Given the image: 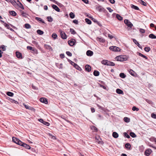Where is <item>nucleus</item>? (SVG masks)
Here are the masks:
<instances>
[{
	"label": "nucleus",
	"mask_w": 156,
	"mask_h": 156,
	"mask_svg": "<svg viewBox=\"0 0 156 156\" xmlns=\"http://www.w3.org/2000/svg\"><path fill=\"white\" fill-rule=\"evenodd\" d=\"M76 40L73 38H72L70 40L68 41V44L71 46H72L74 45L76 43Z\"/></svg>",
	"instance_id": "20e7f679"
},
{
	"label": "nucleus",
	"mask_w": 156,
	"mask_h": 156,
	"mask_svg": "<svg viewBox=\"0 0 156 156\" xmlns=\"http://www.w3.org/2000/svg\"><path fill=\"white\" fill-rule=\"evenodd\" d=\"M152 151V150L151 149H148L145 151L144 154L146 156H148L150 154Z\"/></svg>",
	"instance_id": "9d476101"
},
{
	"label": "nucleus",
	"mask_w": 156,
	"mask_h": 156,
	"mask_svg": "<svg viewBox=\"0 0 156 156\" xmlns=\"http://www.w3.org/2000/svg\"><path fill=\"white\" fill-rule=\"evenodd\" d=\"M71 65L73 66L77 69L79 71L82 70V69L76 64L75 63L73 62H71Z\"/></svg>",
	"instance_id": "0eeeda50"
},
{
	"label": "nucleus",
	"mask_w": 156,
	"mask_h": 156,
	"mask_svg": "<svg viewBox=\"0 0 156 156\" xmlns=\"http://www.w3.org/2000/svg\"><path fill=\"white\" fill-rule=\"evenodd\" d=\"M56 66L59 69H62V64L60 63L59 64L58 63H56L55 64Z\"/></svg>",
	"instance_id": "393cba45"
},
{
	"label": "nucleus",
	"mask_w": 156,
	"mask_h": 156,
	"mask_svg": "<svg viewBox=\"0 0 156 156\" xmlns=\"http://www.w3.org/2000/svg\"><path fill=\"white\" fill-rule=\"evenodd\" d=\"M52 8L58 12H60V9L56 5H53L52 6Z\"/></svg>",
	"instance_id": "f3484780"
},
{
	"label": "nucleus",
	"mask_w": 156,
	"mask_h": 156,
	"mask_svg": "<svg viewBox=\"0 0 156 156\" xmlns=\"http://www.w3.org/2000/svg\"><path fill=\"white\" fill-rule=\"evenodd\" d=\"M151 116L154 119H156V114L153 113H152L151 115Z\"/></svg>",
	"instance_id": "bf43d9fd"
},
{
	"label": "nucleus",
	"mask_w": 156,
	"mask_h": 156,
	"mask_svg": "<svg viewBox=\"0 0 156 156\" xmlns=\"http://www.w3.org/2000/svg\"><path fill=\"white\" fill-rule=\"evenodd\" d=\"M17 2H19V4H17V5L19 6V7L21 8L22 9H24V8L22 4V3L20 2L18 0H17Z\"/></svg>",
	"instance_id": "7c9ffc66"
},
{
	"label": "nucleus",
	"mask_w": 156,
	"mask_h": 156,
	"mask_svg": "<svg viewBox=\"0 0 156 156\" xmlns=\"http://www.w3.org/2000/svg\"><path fill=\"white\" fill-rule=\"evenodd\" d=\"M23 105H24V106L27 109H31V110H32V109H33L34 110V109L33 108H32V109H30V107L28 105H26L25 104H23Z\"/></svg>",
	"instance_id": "09e8293b"
},
{
	"label": "nucleus",
	"mask_w": 156,
	"mask_h": 156,
	"mask_svg": "<svg viewBox=\"0 0 156 156\" xmlns=\"http://www.w3.org/2000/svg\"><path fill=\"white\" fill-rule=\"evenodd\" d=\"M40 101L41 102L44 103L45 104H47L48 103L47 99L45 98H40Z\"/></svg>",
	"instance_id": "ddd939ff"
},
{
	"label": "nucleus",
	"mask_w": 156,
	"mask_h": 156,
	"mask_svg": "<svg viewBox=\"0 0 156 156\" xmlns=\"http://www.w3.org/2000/svg\"><path fill=\"white\" fill-rule=\"evenodd\" d=\"M85 70L88 72H90L91 70V67L89 65H86L85 66Z\"/></svg>",
	"instance_id": "9b49d317"
},
{
	"label": "nucleus",
	"mask_w": 156,
	"mask_h": 156,
	"mask_svg": "<svg viewBox=\"0 0 156 156\" xmlns=\"http://www.w3.org/2000/svg\"><path fill=\"white\" fill-rule=\"evenodd\" d=\"M85 21L88 24H91V21L88 18H86Z\"/></svg>",
	"instance_id": "58836bf2"
},
{
	"label": "nucleus",
	"mask_w": 156,
	"mask_h": 156,
	"mask_svg": "<svg viewBox=\"0 0 156 156\" xmlns=\"http://www.w3.org/2000/svg\"><path fill=\"white\" fill-rule=\"evenodd\" d=\"M32 88L34 90H38V88L36 86H34L33 84H32Z\"/></svg>",
	"instance_id": "680f3d73"
},
{
	"label": "nucleus",
	"mask_w": 156,
	"mask_h": 156,
	"mask_svg": "<svg viewBox=\"0 0 156 156\" xmlns=\"http://www.w3.org/2000/svg\"><path fill=\"white\" fill-rule=\"evenodd\" d=\"M124 121L126 122H129L130 121V119L128 117H125L124 118Z\"/></svg>",
	"instance_id": "4c0bfd02"
},
{
	"label": "nucleus",
	"mask_w": 156,
	"mask_h": 156,
	"mask_svg": "<svg viewBox=\"0 0 156 156\" xmlns=\"http://www.w3.org/2000/svg\"><path fill=\"white\" fill-rule=\"evenodd\" d=\"M6 94L8 96L10 97H13L14 95V94L13 93L10 91L7 92L6 93Z\"/></svg>",
	"instance_id": "f704fd0d"
},
{
	"label": "nucleus",
	"mask_w": 156,
	"mask_h": 156,
	"mask_svg": "<svg viewBox=\"0 0 156 156\" xmlns=\"http://www.w3.org/2000/svg\"><path fill=\"white\" fill-rule=\"evenodd\" d=\"M131 8L135 10H140V9L139 8H138V7H137L135 5L133 4H131Z\"/></svg>",
	"instance_id": "5701e85b"
},
{
	"label": "nucleus",
	"mask_w": 156,
	"mask_h": 156,
	"mask_svg": "<svg viewBox=\"0 0 156 156\" xmlns=\"http://www.w3.org/2000/svg\"><path fill=\"white\" fill-rule=\"evenodd\" d=\"M82 1H83L84 3L88 4L89 3V1L88 0H81Z\"/></svg>",
	"instance_id": "774afa93"
},
{
	"label": "nucleus",
	"mask_w": 156,
	"mask_h": 156,
	"mask_svg": "<svg viewBox=\"0 0 156 156\" xmlns=\"http://www.w3.org/2000/svg\"><path fill=\"white\" fill-rule=\"evenodd\" d=\"M129 73L132 76H135V74L136 73L135 72L133 71V70L131 69H130L129 71Z\"/></svg>",
	"instance_id": "cd10ccee"
},
{
	"label": "nucleus",
	"mask_w": 156,
	"mask_h": 156,
	"mask_svg": "<svg viewBox=\"0 0 156 156\" xmlns=\"http://www.w3.org/2000/svg\"><path fill=\"white\" fill-rule=\"evenodd\" d=\"M125 147L128 149H130L131 146L130 144L129 143H127L125 145Z\"/></svg>",
	"instance_id": "c756f323"
},
{
	"label": "nucleus",
	"mask_w": 156,
	"mask_h": 156,
	"mask_svg": "<svg viewBox=\"0 0 156 156\" xmlns=\"http://www.w3.org/2000/svg\"><path fill=\"white\" fill-rule=\"evenodd\" d=\"M119 76L121 78H125L126 77V76L124 73H120V74H119Z\"/></svg>",
	"instance_id": "e433bc0d"
},
{
	"label": "nucleus",
	"mask_w": 156,
	"mask_h": 156,
	"mask_svg": "<svg viewBox=\"0 0 156 156\" xmlns=\"http://www.w3.org/2000/svg\"><path fill=\"white\" fill-rule=\"evenodd\" d=\"M12 141L13 142L15 143L16 144H18V145H20L21 143L20 142H22L19 139L17 138L16 137H13L12 138Z\"/></svg>",
	"instance_id": "7ed1b4c3"
},
{
	"label": "nucleus",
	"mask_w": 156,
	"mask_h": 156,
	"mask_svg": "<svg viewBox=\"0 0 156 156\" xmlns=\"http://www.w3.org/2000/svg\"><path fill=\"white\" fill-rule=\"evenodd\" d=\"M144 100L148 103L151 105L153 104V102L151 101L146 98L144 99Z\"/></svg>",
	"instance_id": "37998d69"
},
{
	"label": "nucleus",
	"mask_w": 156,
	"mask_h": 156,
	"mask_svg": "<svg viewBox=\"0 0 156 156\" xmlns=\"http://www.w3.org/2000/svg\"><path fill=\"white\" fill-rule=\"evenodd\" d=\"M44 125H45L47 126H49L50 125V123L44 121L43 123Z\"/></svg>",
	"instance_id": "864d4df0"
},
{
	"label": "nucleus",
	"mask_w": 156,
	"mask_h": 156,
	"mask_svg": "<svg viewBox=\"0 0 156 156\" xmlns=\"http://www.w3.org/2000/svg\"><path fill=\"white\" fill-rule=\"evenodd\" d=\"M150 48L149 47H146L144 48V50L147 52H149L150 50Z\"/></svg>",
	"instance_id": "de8ad7c7"
},
{
	"label": "nucleus",
	"mask_w": 156,
	"mask_h": 156,
	"mask_svg": "<svg viewBox=\"0 0 156 156\" xmlns=\"http://www.w3.org/2000/svg\"><path fill=\"white\" fill-rule=\"evenodd\" d=\"M96 9L98 10L99 11L101 12H104L105 13L106 12H107V11L106 9H104V8L101 7V6H99L96 8Z\"/></svg>",
	"instance_id": "1a4fd4ad"
},
{
	"label": "nucleus",
	"mask_w": 156,
	"mask_h": 156,
	"mask_svg": "<svg viewBox=\"0 0 156 156\" xmlns=\"http://www.w3.org/2000/svg\"><path fill=\"white\" fill-rule=\"evenodd\" d=\"M129 135L132 137L133 138L136 137V136L135 134L133 132H130Z\"/></svg>",
	"instance_id": "ea45409f"
},
{
	"label": "nucleus",
	"mask_w": 156,
	"mask_h": 156,
	"mask_svg": "<svg viewBox=\"0 0 156 156\" xmlns=\"http://www.w3.org/2000/svg\"><path fill=\"white\" fill-rule=\"evenodd\" d=\"M116 93L118 94L123 95L124 93L123 91L119 89H117L116 90Z\"/></svg>",
	"instance_id": "6ab92c4d"
},
{
	"label": "nucleus",
	"mask_w": 156,
	"mask_h": 156,
	"mask_svg": "<svg viewBox=\"0 0 156 156\" xmlns=\"http://www.w3.org/2000/svg\"><path fill=\"white\" fill-rule=\"evenodd\" d=\"M66 53V54L69 56H71L72 55V53L69 51H67Z\"/></svg>",
	"instance_id": "6e6d98bb"
},
{
	"label": "nucleus",
	"mask_w": 156,
	"mask_h": 156,
	"mask_svg": "<svg viewBox=\"0 0 156 156\" xmlns=\"http://www.w3.org/2000/svg\"><path fill=\"white\" fill-rule=\"evenodd\" d=\"M61 36V38L63 39H66L67 38V36L66 33L63 31L61 30L60 32Z\"/></svg>",
	"instance_id": "6e6552de"
},
{
	"label": "nucleus",
	"mask_w": 156,
	"mask_h": 156,
	"mask_svg": "<svg viewBox=\"0 0 156 156\" xmlns=\"http://www.w3.org/2000/svg\"><path fill=\"white\" fill-rule=\"evenodd\" d=\"M47 19L49 22H51L53 21V18L50 16H48Z\"/></svg>",
	"instance_id": "c03bdc74"
},
{
	"label": "nucleus",
	"mask_w": 156,
	"mask_h": 156,
	"mask_svg": "<svg viewBox=\"0 0 156 156\" xmlns=\"http://www.w3.org/2000/svg\"><path fill=\"white\" fill-rule=\"evenodd\" d=\"M132 110L133 111H138L139 110V109L138 108L136 107V106H134L132 108Z\"/></svg>",
	"instance_id": "3c124183"
},
{
	"label": "nucleus",
	"mask_w": 156,
	"mask_h": 156,
	"mask_svg": "<svg viewBox=\"0 0 156 156\" xmlns=\"http://www.w3.org/2000/svg\"><path fill=\"white\" fill-rule=\"evenodd\" d=\"M10 99V101L11 102L14 103L16 104H18V102L17 101H16L13 99Z\"/></svg>",
	"instance_id": "603ef678"
},
{
	"label": "nucleus",
	"mask_w": 156,
	"mask_h": 156,
	"mask_svg": "<svg viewBox=\"0 0 156 156\" xmlns=\"http://www.w3.org/2000/svg\"><path fill=\"white\" fill-rule=\"evenodd\" d=\"M137 55H139L140 56L142 57H143L144 58H145L146 59H147V57L145 55L142 54L140 52H137Z\"/></svg>",
	"instance_id": "a878e982"
},
{
	"label": "nucleus",
	"mask_w": 156,
	"mask_h": 156,
	"mask_svg": "<svg viewBox=\"0 0 156 156\" xmlns=\"http://www.w3.org/2000/svg\"><path fill=\"white\" fill-rule=\"evenodd\" d=\"M107 60H103L101 61V63L104 65H106L105 64V63L107 62Z\"/></svg>",
	"instance_id": "e2e57ef3"
},
{
	"label": "nucleus",
	"mask_w": 156,
	"mask_h": 156,
	"mask_svg": "<svg viewBox=\"0 0 156 156\" xmlns=\"http://www.w3.org/2000/svg\"><path fill=\"white\" fill-rule=\"evenodd\" d=\"M93 52L90 50H88L86 52V54L88 56H91L93 55Z\"/></svg>",
	"instance_id": "aec40b11"
},
{
	"label": "nucleus",
	"mask_w": 156,
	"mask_h": 156,
	"mask_svg": "<svg viewBox=\"0 0 156 156\" xmlns=\"http://www.w3.org/2000/svg\"><path fill=\"white\" fill-rule=\"evenodd\" d=\"M140 32L142 33H144L145 32V30L142 29L140 28L139 29Z\"/></svg>",
	"instance_id": "5fc2aeb1"
},
{
	"label": "nucleus",
	"mask_w": 156,
	"mask_h": 156,
	"mask_svg": "<svg viewBox=\"0 0 156 156\" xmlns=\"http://www.w3.org/2000/svg\"><path fill=\"white\" fill-rule=\"evenodd\" d=\"M6 46H5V45H2L0 46V49H2V51H4L6 50Z\"/></svg>",
	"instance_id": "2f4dec72"
},
{
	"label": "nucleus",
	"mask_w": 156,
	"mask_h": 156,
	"mask_svg": "<svg viewBox=\"0 0 156 156\" xmlns=\"http://www.w3.org/2000/svg\"><path fill=\"white\" fill-rule=\"evenodd\" d=\"M20 142L21 143V144L20 146L24 147L26 149H31L30 146L29 145L22 142Z\"/></svg>",
	"instance_id": "423d86ee"
},
{
	"label": "nucleus",
	"mask_w": 156,
	"mask_h": 156,
	"mask_svg": "<svg viewBox=\"0 0 156 156\" xmlns=\"http://www.w3.org/2000/svg\"><path fill=\"white\" fill-rule=\"evenodd\" d=\"M124 136L125 137H126L127 138H130V136L126 132L124 133Z\"/></svg>",
	"instance_id": "8fccbe9b"
},
{
	"label": "nucleus",
	"mask_w": 156,
	"mask_h": 156,
	"mask_svg": "<svg viewBox=\"0 0 156 156\" xmlns=\"http://www.w3.org/2000/svg\"><path fill=\"white\" fill-rule=\"evenodd\" d=\"M70 32L71 34L74 35L76 34V33L75 31L72 28H70Z\"/></svg>",
	"instance_id": "a19ab883"
},
{
	"label": "nucleus",
	"mask_w": 156,
	"mask_h": 156,
	"mask_svg": "<svg viewBox=\"0 0 156 156\" xmlns=\"http://www.w3.org/2000/svg\"><path fill=\"white\" fill-rule=\"evenodd\" d=\"M112 136L115 138H117L119 137V134L116 132H113L112 133Z\"/></svg>",
	"instance_id": "b1692460"
},
{
	"label": "nucleus",
	"mask_w": 156,
	"mask_h": 156,
	"mask_svg": "<svg viewBox=\"0 0 156 156\" xmlns=\"http://www.w3.org/2000/svg\"><path fill=\"white\" fill-rule=\"evenodd\" d=\"M91 129L94 131L97 132L98 131L97 128L94 126H92L91 127Z\"/></svg>",
	"instance_id": "c9c22d12"
},
{
	"label": "nucleus",
	"mask_w": 156,
	"mask_h": 156,
	"mask_svg": "<svg viewBox=\"0 0 156 156\" xmlns=\"http://www.w3.org/2000/svg\"><path fill=\"white\" fill-rule=\"evenodd\" d=\"M133 42L140 49H142V46L140 45V44H139V43L137 41L134 39H133Z\"/></svg>",
	"instance_id": "dca6fc26"
},
{
	"label": "nucleus",
	"mask_w": 156,
	"mask_h": 156,
	"mask_svg": "<svg viewBox=\"0 0 156 156\" xmlns=\"http://www.w3.org/2000/svg\"><path fill=\"white\" fill-rule=\"evenodd\" d=\"M16 57L22 59L23 56L22 54L19 51H16Z\"/></svg>",
	"instance_id": "f8f14e48"
},
{
	"label": "nucleus",
	"mask_w": 156,
	"mask_h": 156,
	"mask_svg": "<svg viewBox=\"0 0 156 156\" xmlns=\"http://www.w3.org/2000/svg\"><path fill=\"white\" fill-rule=\"evenodd\" d=\"M124 22L126 24V25L129 27L132 28V27L133 26V24H132V23L128 20L125 19V20H124Z\"/></svg>",
	"instance_id": "39448f33"
},
{
	"label": "nucleus",
	"mask_w": 156,
	"mask_h": 156,
	"mask_svg": "<svg viewBox=\"0 0 156 156\" xmlns=\"http://www.w3.org/2000/svg\"><path fill=\"white\" fill-rule=\"evenodd\" d=\"M44 48L47 49L49 50V51H52L53 50L52 48L49 45L44 44Z\"/></svg>",
	"instance_id": "2eb2a0df"
},
{
	"label": "nucleus",
	"mask_w": 156,
	"mask_h": 156,
	"mask_svg": "<svg viewBox=\"0 0 156 156\" xmlns=\"http://www.w3.org/2000/svg\"><path fill=\"white\" fill-rule=\"evenodd\" d=\"M128 58V56L126 55H120L116 56L115 59L117 61L123 62L126 61Z\"/></svg>",
	"instance_id": "f257e3e1"
},
{
	"label": "nucleus",
	"mask_w": 156,
	"mask_h": 156,
	"mask_svg": "<svg viewBox=\"0 0 156 156\" xmlns=\"http://www.w3.org/2000/svg\"><path fill=\"white\" fill-rule=\"evenodd\" d=\"M105 64L107 66H115V64L114 63L112 62L108 61V60L107 61V62L105 63Z\"/></svg>",
	"instance_id": "4468645a"
},
{
	"label": "nucleus",
	"mask_w": 156,
	"mask_h": 156,
	"mask_svg": "<svg viewBox=\"0 0 156 156\" xmlns=\"http://www.w3.org/2000/svg\"><path fill=\"white\" fill-rule=\"evenodd\" d=\"M107 9L109 11V12H112L113 10L110 7H107Z\"/></svg>",
	"instance_id": "0e129e2a"
},
{
	"label": "nucleus",
	"mask_w": 156,
	"mask_h": 156,
	"mask_svg": "<svg viewBox=\"0 0 156 156\" xmlns=\"http://www.w3.org/2000/svg\"><path fill=\"white\" fill-rule=\"evenodd\" d=\"M73 23L76 24H78V21L77 20H75L73 21Z\"/></svg>",
	"instance_id": "052dcab7"
},
{
	"label": "nucleus",
	"mask_w": 156,
	"mask_h": 156,
	"mask_svg": "<svg viewBox=\"0 0 156 156\" xmlns=\"http://www.w3.org/2000/svg\"><path fill=\"white\" fill-rule=\"evenodd\" d=\"M60 57L62 58H65V55L64 54H61L60 55Z\"/></svg>",
	"instance_id": "338daca9"
},
{
	"label": "nucleus",
	"mask_w": 156,
	"mask_h": 156,
	"mask_svg": "<svg viewBox=\"0 0 156 156\" xmlns=\"http://www.w3.org/2000/svg\"><path fill=\"white\" fill-rule=\"evenodd\" d=\"M109 49L113 51L118 52L121 51V49L115 46H111L109 47Z\"/></svg>",
	"instance_id": "f03ea898"
},
{
	"label": "nucleus",
	"mask_w": 156,
	"mask_h": 156,
	"mask_svg": "<svg viewBox=\"0 0 156 156\" xmlns=\"http://www.w3.org/2000/svg\"><path fill=\"white\" fill-rule=\"evenodd\" d=\"M99 41L102 43H104L105 42V39L102 38H99Z\"/></svg>",
	"instance_id": "4d7b16f0"
},
{
	"label": "nucleus",
	"mask_w": 156,
	"mask_h": 156,
	"mask_svg": "<svg viewBox=\"0 0 156 156\" xmlns=\"http://www.w3.org/2000/svg\"><path fill=\"white\" fill-rule=\"evenodd\" d=\"M52 37L54 39H56L57 37V34L55 33H53L52 35Z\"/></svg>",
	"instance_id": "49530a36"
},
{
	"label": "nucleus",
	"mask_w": 156,
	"mask_h": 156,
	"mask_svg": "<svg viewBox=\"0 0 156 156\" xmlns=\"http://www.w3.org/2000/svg\"><path fill=\"white\" fill-rule=\"evenodd\" d=\"M9 13L10 15L13 16H15L16 15V13L13 11H9Z\"/></svg>",
	"instance_id": "c85d7f7f"
},
{
	"label": "nucleus",
	"mask_w": 156,
	"mask_h": 156,
	"mask_svg": "<svg viewBox=\"0 0 156 156\" xmlns=\"http://www.w3.org/2000/svg\"><path fill=\"white\" fill-rule=\"evenodd\" d=\"M27 48L28 49L30 50H32L33 49H34V48L30 46H28L27 47Z\"/></svg>",
	"instance_id": "69168bd1"
},
{
	"label": "nucleus",
	"mask_w": 156,
	"mask_h": 156,
	"mask_svg": "<svg viewBox=\"0 0 156 156\" xmlns=\"http://www.w3.org/2000/svg\"><path fill=\"white\" fill-rule=\"evenodd\" d=\"M92 20L94 22L96 23L97 24L99 23V22L97 20L94 18H92Z\"/></svg>",
	"instance_id": "13d9d810"
},
{
	"label": "nucleus",
	"mask_w": 156,
	"mask_h": 156,
	"mask_svg": "<svg viewBox=\"0 0 156 156\" xmlns=\"http://www.w3.org/2000/svg\"><path fill=\"white\" fill-rule=\"evenodd\" d=\"M35 19L37 21H40L41 23H44V24H45V23L44 22L43 20L42 19L38 17H36L35 18Z\"/></svg>",
	"instance_id": "412c9836"
},
{
	"label": "nucleus",
	"mask_w": 156,
	"mask_h": 156,
	"mask_svg": "<svg viewBox=\"0 0 156 156\" xmlns=\"http://www.w3.org/2000/svg\"><path fill=\"white\" fill-rule=\"evenodd\" d=\"M25 27L27 29H30L31 28V26L28 23H26L25 24Z\"/></svg>",
	"instance_id": "a18cd8bd"
},
{
	"label": "nucleus",
	"mask_w": 156,
	"mask_h": 156,
	"mask_svg": "<svg viewBox=\"0 0 156 156\" xmlns=\"http://www.w3.org/2000/svg\"><path fill=\"white\" fill-rule=\"evenodd\" d=\"M37 33L40 35H42L44 33V32L41 30L38 29L37 31Z\"/></svg>",
	"instance_id": "72a5a7b5"
},
{
	"label": "nucleus",
	"mask_w": 156,
	"mask_h": 156,
	"mask_svg": "<svg viewBox=\"0 0 156 156\" xmlns=\"http://www.w3.org/2000/svg\"><path fill=\"white\" fill-rule=\"evenodd\" d=\"M148 37L151 39H156V36L153 34H150Z\"/></svg>",
	"instance_id": "473e14b6"
},
{
	"label": "nucleus",
	"mask_w": 156,
	"mask_h": 156,
	"mask_svg": "<svg viewBox=\"0 0 156 156\" xmlns=\"http://www.w3.org/2000/svg\"><path fill=\"white\" fill-rule=\"evenodd\" d=\"M116 14V18L119 20L120 21H121L122 20V17L121 16H120V15H119V14H116V13H114L112 15H115Z\"/></svg>",
	"instance_id": "a211bd4d"
},
{
	"label": "nucleus",
	"mask_w": 156,
	"mask_h": 156,
	"mask_svg": "<svg viewBox=\"0 0 156 156\" xmlns=\"http://www.w3.org/2000/svg\"><path fill=\"white\" fill-rule=\"evenodd\" d=\"M69 15L71 19H73L75 17V14L73 12H70L69 14Z\"/></svg>",
	"instance_id": "79ce46f5"
},
{
	"label": "nucleus",
	"mask_w": 156,
	"mask_h": 156,
	"mask_svg": "<svg viewBox=\"0 0 156 156\" xmlns=\"http://www.w3.org/2000/svg\"><path fill=\"white\" fill-rule=\"evenodd\" d=\"M137 2L140 3L141 5L146 6L147 5V4L145 2H144L142 0H137Z\"/></svg>",
	"instance_id": "4be33fe9"
},
{
	"label": "nucleus",
	"mask_w": 156,
	"mask_h": 156,
	"mask_svg": "<svg viewBox=\"0 0 156 156\" xmlns=\"http://www.w3.org/2000/svg\"><path fill=\"white\" fill-rule=\"evenodd\" d=\"M100 74L99 72L96 70L94 71L93 72V74L95 76H98Z\"/></svg>",
	"instance_id": "bb28decb"
}]
</instances>
